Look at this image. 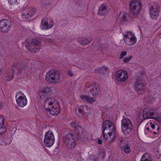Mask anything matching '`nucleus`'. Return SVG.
Here are the masks:
<instances>
[{
    "label": "nucleus",
    "instance_id": "72a5a7b5",
    "mask_svg": "<svg viewBox=\"0 0 161 161\" xmlns=\"http://www.w3.org/2000/svg\"><path fill=\"white\" fill-rule=\"evenodd\" d=\"M127 54V52L126 51H123L121 53L119 56V58L120 59H123L124 57Z\"/></svg>",
    "mask_w": 161,
    "mask_h": 161
},
{
    "label": "nucleus",
    "instance_id": "6e6552de",
    "mask_svg": "<svg viewBox=\"0 0 161 161\" xmlns=\"http://www.w3.org/2000/svg\"><path fill=\"white\" fill-rule=\"evenodd\" d=\"M130 10L134 16L139 15L141 11L142 7L140 0H133L129 4Z\"/></svg>",
    "mask_w": 161,
    "mask_h": 161
},
{
    "label": "nucleus",
    "instance_id": "4468645a",
    "mask_svg": "<svg viewBox=\"0 0 161 161\" xmlns=\"http://www.w3.org/2000/svg\"><path fill=\"white\" fill-rule=\"evenodd\" d=\"M54 22L51 19L44 18L42 21L41 27L42 30H47L53 27Z\"/></svg>",
    "mask_w": 161,
    "mask_h": 161
},
{
    "label": "nucleus",
    "instance_id": "0eeeda50",
    "mask_svg": "<svg viewBox=\"0 0 161 161\" xmlns=\"http://www.w3.org/2000/svg\"><path fill=\"white\" fill-rule=\"evenodd\" d=\"M122 130L125 135H130L133 130L134 126L129 119L124 118L121 120Z\"/></svg>",
    "mask_w": 161,
    "mask_h": 161
},
{
    "label": "nucleus",
    "instance_id": "ea45409f",
    "mask_svg": "<svg viewBox=\"0 0 161 161\" xmlns=\"http://www.w3.org/2000/svg\"><path fill=\"white\" fill-rule=\"evenodd\" d=\"M138 116H139V119H141L142 118V116L141 115V114L139 113L138 114Z\"/></svg>",
    "mask_w": 161,
    "mask_h": 161
},
{
    "label": "nucleus",
    "instance_id": "58836bf2",
    "mask_svg": "<svg viewBox=\"0 0 161 161\" xmlns=\"http://www.w3.org/2000/svg\"><path fill=\"white\" fill-rule=\"evenodd\" d=\"M105 152L104 151H103L101 152V155H102L103 158H104L105 156Z\"/></svg>",
    "mask_w": 161,
    "mask_h": 161
},
{
    "label": "nucleus",
    "instance_id": "bb28decb",
    "mask_svg": "<svg viewBox=\"0 0 161 161\" xmlns=\"http://www.w3.org/2000/svg\"><path fill=\"white\" fill-rule=\"evenodd\" d=\"M140 161H153V160L148 154L145 153L142 156Z\"/></svg>",
    "mask_w": 161,
    "mask_h": 161
},
{
    "label": "nucleus",
    "instance_id": "5701e85b",
    "mask_svg": "<svg viewBox=\"0 0 161 161\" xmlns=\"http://www.w3.org/2000/svg\"><path fill=\"white\" fill-rule=\"evenodd\" d=\"M4 120L3 117L0 115V134L4 133L6 130V128H5L3 125Z\"/></svg>",
    "mask_w": 161,
    "mask_h": 161
},
{
    "label": "nucleus",
    "instance_id": "2eb2a0df",
    "mask_svg": "<svg viewBox=\"0 0 161 161\" xmlns=\"http://www.w3.org/2000/svg\"><path fill=\"white\" fill-rule=\"evenodd\" d=\"M36 12L35 8H26L22 11V17L23 19H27L31 17Z\"/></svg>",
    "mask_w": 161,
    "mask_h": 161
},
{
    "label": "nucleus",
    "instance_id": "9b49d317",
    "mask_svg": "<svg viewBox=\"0 0 161 161\" xmlns=\"http://www.w3.org/2000/svg\"><path fill=\"white\" fill-rule=\"evenodd\" d=\"M55 142V137L53 133L51 130L47 131L45 136L44 142L45 145L48 147L53 146Z\"/></svg>",
    "mask_w": 161,
    "mask_h": 161
},
{
    "label": "nucleus",
    "instance_id": "39448f33",
    "mask_svg": "<svg viewBox=\"0 0 161 161\" xmlns=\"http://www.w3.org/2000/svg\"><path fill=\"white\" fill-rule=\"evenodd\" d=\"M41 42L40 39L29 38L27 39L24 43L30 51L35 53L40 49L36 47L41 46Z\"/></svg>",
    "mask_w": 161,
    "mask_h": 161
},
{
    "label": "nucleus",
    "instance_id": "c9c22d12",
    "mask_svg": "<svg viewBox=\"0 0 161 161\" xmlns=\"http://www.w3.org/2000/svg\"><path fill=\"white\" fill-rule=\"evenodd\" d=\"M9 3L11 4L16 3L17 2L16 0H8Z\"/></svg>",
    "mask_w": 161,
    "mask_h": 161
},
{
    "label": "nucleus",
    "instance_id": "e433bc0d",
    "mask_svg": "<svg viewBox=\"0 0 161 161\" xmlns=\"http://www.w3.org/2000/svg\"><path fill=\"white\" fill-rule=\"evenodd\" d=\"M155 119L157 120L159 122H161V116H158L157 115V117L155 118Z\"/></svg>",
    "mask_w": 161,
    "mask_h": 161
},
{
    "label": "nucleus",
    "instance_id": "aec40b11",
    "mask_svg": "<svg viewBox=\"0 0 161 161\" xmlns=\"http://www.w3.org/2000/svg\"><path fill=\"white\" fill-rule=\"evenodd\" d=\"M87 90L89 92H90L93 96H95L100 91V86L97 84H94L88 87Z\"/></svg>",
    "mask_w": 161,
    "mask_h": 161
},
{
    "label": "nucleus",
    "instance_id": "b1692460",
    "mask_svg": "<svg viewBox=\"0 0 161 161\" xmlns=\"http://www.w3.org/2000/svg\"><path fill=\"white\" fill-rule=\"evenodd\" d=\"M108 12V7L105 4L101 5V16L107 15Z\"/></svg>",
    "mask_w": 161,
    "mask_h": 161
},
{
    "label": "nucleus",
    "instance_id": "c03bdc74",
    "mask_svg": "<svg viewBox=\"0 0 161 161\" xmlns=\"http://www.w3.org/2000/svg\"><path fill=\"white\" fill-rule=\"evenodd\" d=\"M98 142L99 144H101V140H100L99 139L98 140Z\"/></svg>",
    "mask_w": 161,
    "mask_h": 161
},
{
    "label": "nucleus",
    "instance_id": "412c9836",
    "mask_svg": "<svg viewBox=\"0 0 161 161\" xmlns=\"http://www.w3.org/2000/svg\"><path fill=\"white\" fill-rule=\"evenodd\" d=\"M129 15L125 13H121L119 15L117 20L122 23H124L128 19Z\"/></svg>",
    "mask_w": 161,
    "mask_h": 161
},
{
    "label": "nucleus",
    "instance_id": "dca6fc26",
    "mask_svg": "<svg viewBox=\"0 0 161 161\" xmlns=\"http://www.w3.org/2000/svg\"><path fill=\"white\" fill-rule=\"evenodd\" d=\"M159 11V6L157 3H154L150 8L151 17L154 19H156L158 16Z\"/></svg>",
    "mask_w": 161,
    "mask_h": 161
},
{
    "label": "nucleus",
    "instance_id": "f3484780",
    "mask_svg": "<svg viewBox=\"0 0 161 161\" xmlns=\"http://www.w3.org/2000/svg\"><path fill=\"white\" fill-rule=\"evenodd\" d=\"M140 80H141L139 79H137L136 83L134 85V88L136 91L139 94H142L146 88L144 84L142 83Z\"/></svg>",
    "mask_w": 161,
    "mask_h": 161
},
{
    "label": "nucleus",
    "instance_id": "f8f14e48",
    "mask_svg": "<svg viewBox=\"0 0 161 161\" xmlns=\"http://www.w3.org/2000/svg\"><path fill=\"white\" fill-rule=\"evenodd\" d=\"M11 26L10 21L8 19H3L0 20V31L3 33H7Z\"/></svg>",
    "mask_w": 161,
    "mask_h": 161
},
{
    "label": "nucleus",
    "instance_id": "a878e982",
    "mask_svg": "<svg viewBox=\"0 0 161 161\" xmlns=\"http://www.w3.org/2000/svg\"><path fill=\"white\" fill-rule=\"evenodd\" d=\"M109 71V69L106 66H104L101 68V75H102L103 77L108 75Z\"/></svg>",
    "mask_w": 161,
    "mask_h": 161
},
{
    "label": "nucleus",
    "instance_id": "49530a36",
    "mask_svg": "<svg viewBox=\"0 0 161 161\" xmlns=\"http://www.w3.org/2000/svg\"><path fill=\"white\" fill-rule=\"evenodd\" d=\"M2 71V69L1 68H0V72Z\"/></svg>",
    "mask_w": 161,
    "mask_h": 161
},
{
    "label": "nucleus",
    "instance_id": "f704fd0d",
    "mask_svg": "<svg viewBox=\"0 0 161 161\" xmlns=\"http://www.w3.org/2000/svg\"><path fill=\"white\" fill-rule=\"evenodd\" d=\"M41 4V6L43 8H47V7L49 5V3L44 0L42 1Z\"/></svg>",
    "mask_w": 161,
    "mask_h": 161
},
{
    "label": "nucleus",
    "instance_id": "423d86ee",
    "mask_svg": "<svg viewBox=\"0 0 161 161\" xmlns=\"http://www.w3.org/2000/svg\"><path fill=\"white\" fill-rule=\"evenodd\" d=\"M45 78L49 83L55 84L59 82L60 75L57 70L52 69L47 73Z\"/></svg>",
    "mask_w": 161,
    "mask_h": 161
},
{
    "label": "nucleus",
    "instance_id": "f03ea898",
    "mask_svg": "<svg viewBox=\"0 0 161 161\" xmlns=\"http://www.w3.org/2000/svg\"><path fill=\"white\" fill-rule=\"evenodd\" d=\"M80 119H78L77 121H74L71 123L70 125L76 133L77 136L75 139L77 142L79 143H83L86 141L88 138L86 132L80 126L81 123L82 122V120H80Z\"/></svg>",
    "mask_w": 161,
    "mask_h": 161
},
{
    "label": "nucleus",
    "instance_id": "473e14b6",
    "mask_svg": "<svg viewBox=\"0 0 161 161\" xmlns=\"http://www.w3.org/2000/svg\"><path fill=\"white\" fill-rule=\"evenodd\" d=\"M149 112L152 113V114H150V118L153 119H155V118L157 117V114L155 111H153L152 110H150Z\"/></svg>",
    "mask_w": 161,
    "mask_h": 161
},
{
    "label": "nucleus",
    "instance_id": "2f4dec72",
    "mask_svg": "<svg viewBox=\"0 0 161 161\" xmlns=\"http://www.w3.org/2000/svg\"><path fill=\"white\" fill-rule=\"evenodd\" d=\"M152 113L149 112V111L148 112H143V117L146 119L151 118L150 114Z\"/></svg>",
    "mask_w": 161,
    "mask_h": 161
},
{
    "label": "nucleus",
    "instance_id": "4c0bfd02",
    "mask_svg": "<svg viewBox=\"0 0 161 161\" xmlns=\"http://www.w3.org/2000/svg\"><path fill=\"white\" fill-rule=\"evenodd\" d=\"M68 73L69 75L70 76H72L74 75V74L71 71H68Z\"/></svg>",
    "mask_w": 161,
    "mask_h": 161
},
{
    "label": "nucleus",
    "instance_id": "9d476101",
    "mask_svg": "<svg viewBox=\"0 0 161 161\" xmlns=\"http://www.w3.org/2000/svg\"><path fill=\"white\" fill-rule=\"evenodd\" d=\"M124 39L126 44L128 46L134 45L136 42V38L132 32L128 31L123 33Z\"/></svg>",
    "mask_w": 161,
    "mask_h": 161
},
{
    "label": "nucleus",
    "instance_id": "7ed1b4c3",
    "mask_svg": "<svg viewBox=\"0 0 161 161\" xmlns=\"http://www.w3.org/2000/svg\"><path fill=\"white\" fill-rule=\"evenodd\" d=\"M44 108L48 111L53 115H57L60 112L59 103L54 98L50 97L46 99L44 102Z\"/></svg>",
    "mask_w": 161,
    "mask_h": 161
},
{
    "label": "nucleus",
    "instance_id": "4be33fe9",
    "mask_svg": "<svg viewBox=\"0 0 161 161\" xmlns=\"http://www.w3.org/2000/svg\"><path fill=\"white\" fill-rule=\"evenodd\" d=\"M80 97L84 101L89 103H92L95 101L94 98L88 97L86 95H80Z\"/></svg>",
    "mask_w": 161,
    "mask_h": 161
},
{
    "label": "nucleus",
    "instance_id": "1a4fd4ad",
    "mask_svg": "<svg viewBox=\"0 0 161 161\" xmlns=\"http://www.w3.org/2000/svg\"><path fill=\"white\" fill-rule=\"evenodd\" d=\"M64 143L68 148L74 149L76 147V139L74 135L71 133L66 134L63 137Z\"/></svg>",
    "mask_w": 161,
    "mask_h": 161
},
{
    "label": "nucleus",
    "instance_id": "a211bd4d",
    "mask_svg": "<svg viewBox=\"0 0 161 161\" xmlns=\"http://www.w3.org/2000/svg\"><path fill=\"white\" fill-rule=\"evenodd\" d=\"M91 108L81 105L78 108V112L81 114H84L86 118H88L91 113Z\"/></svg>",
    "mask_w": 161,
    "mask_h": 161
},
{
    "label": "nucleus",
    "instance_id": "c756f323",
    "mask_svg": "<svg viewBox=\"0 0 161 161\" xmlns=\"http://www.w3.org/2000/svg\"><path fill=\"white\" fill-rule=\"evenodd\" d=\"M149 126L151 127V128H147V129L148 130H150V131H151V132L154 134H156L157 133L155 131H153L151 130H154L155 128V124L152 122H149Z\"/></svg>",
    "mask_w": 161,
    "mask_h": 161
},
{
    "label": "nucleus",
    "instance_id": "c85d7f7f",
    "mask_svg": "<svg viewBox=\"0 0 161 161\" xmlns=\"http://www.w3.org/2000/svg\"><path fill=\"white\" fill-rule=\"evenodd\" d=\"M121 149L126 153H129L130 152V147L128 144H126L121 147Z\"/></svg>",
    "mask_w": 161,
    "mask_h": 161
},
{
    "label": "nucleus",
    "instance_id": "a18cd8bd",
    "mask_svg": "<svg viewBox=\"0 0 161 161\" xmlns=\"http://www.w3.org/2000/svg\"><path fill=\"white\" fill-rule=\"evenodd\" d=\"M101 8V6H100L99 8V11H98V14H99L100 15V13H99V11L100 10V8Z\"/></svg>",
    "mask_w": 161,
    "mask_h": 161
},
{
    "label": "nucleus",
    "instance_id": "a19ab883",
    "mask_svg": "<svg viewBox=\"0 0 161 161\" xmlns=\"http://www.w3.org/2000/svg\"><path fill=\"white\" fill-rule=\"evenodd\" d=\"M95 72L96 73H100V69L99 68H98L97 69H96L95 70Z\"/></svg>",
    "mask_w": 161,
    "mask_h": 161
},
{
    "label": "nucleus",
    "instance_id": "393cba45",
    "mask_svg": "<svg viewBox=\"0 0 161 161\" xmlns=\"http://www.w3.org/2000/svg\"><path fill=\"white\" fill-rule=\"evenodd\" d=\"M50 88L48 87H44L42 88L39 92V95L41 96H45L49 92Z\"/></svg>",
    "mask_w": 161,
    "mask_h": 161
},
{
    "label": "nucleus",
    "instance_id": "ddd939ff",
    "mask_svg": "<svg viewBox=\"0 0 161 161\" xmlns=\"http://www.w3.org/2000/svg\"><path fill=\"white\" fill-rule=\"evenodd\" d=\"M115 77L118 81L124 82L128 78V74L126 71L119 70L116 72Z\"/></svg>",
    "mask_w": 161,
    "mask_h": 161
},
{
    "label": "nucleus",
    "instance_id": "37998d69",
    "mask_svg": "<svg viewBox=\"0 0 161 161\" xmlns=\"http://www.w3.org/2000/svg\"><path fill=\"white\" fill-rule=\"evenodd\" d=\"M2 102H0V109L2 108Z\"/></svg>",
    "mask_w": 161,
    "mask_h": 161
},
{
    "label": "nucleus",
    "instance_id": "79ce46f5",
    "mask_svg": "<svg viewBox=\"0 0 161 161\" xmlns=\"http://www.w3.org/2000/svg\"><path fill=\"white\" fill-rule=\"evenodd\" d=\"M82 2V0H78L77 2V3L80 4Z\"/></svg>",
    "mask_w": 161,
    "mask_h": 161
},
{
    "label": "nucleus",
    "instance_id": "20e7f679",
    "mask_svg": "<svg viewBox=\"0 0 161 161\" xmlns=\"http://www.w3.org/2000/svg\"><path fill=\"white\" fill-rule=\"evenodd\" d=\"M27 67V65L24 61L14 63L13 64L12 69L7 73L6 75L7 80L9 81L12 80L14 76V72L16 71H17L18 75L23 74Z\"/></svg>",
    "mask_w": 161,
    "mask_h": 161
},
{
    "label": "nucleus",
    "instance_id": "f257e3e1",
    "mask_svg": "<svg viewBox=\"0 0 161 161\" xmlns=\"http://www.w3.org/2000/svg\"><path fill=\"white\" fill-rule=\"evenodd\" d=\"M103 133L105 140L109 142H112L115 137L116 129L112 122L106 120L103 123Z\"/></svg>",
    "mask_w": 161,
    "mask_h": 161
},
{
    "label": "nucleus",
    "instance_id": "6ab92c4d",
    "mask_svg": "<svg viewBox=\"0 0 161 161\" xmlns=\"http://www.w3.org/2000/svg\"><path fill=\"white\" fill-rule=\"evenodd\" d=\"M23 96H20L18 97V95H16V99L18 106L20 107H24L27 104V101L26 97L23 94Z\"/></svg>",
    "mask_w": 161,
    "mask_h": 161
},
{
    "label": "nucleus",
    "instance_id": "7c9ffc66",
    "mask_svg": "<svg viewBox=\"0 0 161 161\" xmlns=\"http://www.w3.org/2000/svg\"><path fill=\"white\" fill-rule=\"evenodd\" d=\"M132 57L131 56L125 57L123 59L122 62L124 63H128L130 61V60L132 59Z\"/></svg>",
    "mask_w": 161,
    "mask_h": 161
},
{
    "label": "nucleus",
    "instance_id": "cd10ccee",
    "mask_svg": "<svg viewBox=\"0 0 161 161\" xmlns=\"http://www.w3.org/2000/svg\"><path fill=\"white\" fill-rule=\"evenodd\" d=\"M91 40H89L86 38H82L79 39L78 42L82 45H85L89 44L91 42Z\"/></svg>",
    "mask_w": 161,
    "mask_h": 161
}]
</instances>
